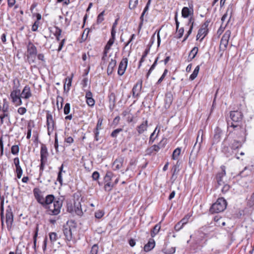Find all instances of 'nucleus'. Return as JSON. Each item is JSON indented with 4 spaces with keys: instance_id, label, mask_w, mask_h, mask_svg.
<instances>
[{
    "instance_id": "obj_64",
    "label": "nucleus",
    "mask_w": 254,
    "mask_h": 254,
    "mask_svg": "<svg viewBox=\"0 0 254 254\" xmlns=\"http://www.w3.org/2000/svg\"><path fill=\"white\" fill-rule=\"evenodd\" d=\"M248 203L250 206H252L254 205V192L249 200Z\"/></svg>"
},
{
    "instance_id": "obj_58",
    "label": "nucleus",
    "mask_w": 254,
    "mask_h": 254,
    "mask_svg": "<svg viewBox=\"0 0 254 254\" xmlns=\"http://www.w3.org/2000/svg\"><path fill=\"white\" fill-rule=\"evenodd\" d=\"M104 212L102 210H98L95 213V217L96 218L100 219L104 215Z\"/></svg>"
},
{
    "instance_id": "obj_32",
    "label": "nucleus",
    "mask_w": 254,
    "mask_h": 254,
    "mask_svg": "<svg viewBox=\"0 0 254 254\" xmlns=\"http://www.w3.org/2000/svg\"><path fill=\"white\" fill-rule=\"evenodd\" d=\"M161 226L160 224H157L152 229L151 231V236L152 237H155V236L160 231Z\"/></svg>"
},
{
    "instance_id": "obj_41",
    "label": "nucleus",
    "mask_w": 254,
    "mask_h": 254,
    "mask_svg": "<svg viewBox=\"0 0 254 254\" xmlns=\"http://www.w3.org/2000/svg\"><path fill=\"white\" fill-rule=\"evenodd\" d=\"M158 59H159L158 57H157L156 58L154 63L151 65V67L150 68L149 70H148V72H147V75H146L147 78H148L149 77L151 72L152 71V70L154 69L155 67L156 66Z\"/></svg>"
},
{
    "instance_id": "obj_15",
    "label": "nucleus",
    "mask_w": 254,
    "mask_h": 254,
    "mask_svg": "<svg viewBox=\"0 0 254 254\" xmlns=\"http://www.w3.org/2000/svg\"><path fill=\"white\" fill-rule=\"evenodd\" d=\"M33 193L38 202L42 205L45 198L42 195L41 191L38 188H35L33 190Z\"/></svg>"
},
{
    "instance_id": "obj_35",
    "label": "nucleus",
    "mask_w": 254,
    "mask_h": 254,
    "mask_svg": "<svg viewBox=\"0 0 254 254\" xmlns=\"http://www.w3.org/2000/svg\"><path fill=\"white\" fill-rule=\"evenodd\" d=\"M162 251L165 254H173L176 252V249L175 247H171L170 248H165L162 249Z\"/></svg>"
},
{
    "instance_id": "obj_1",
    "label": "nucleus",
    "mask_w": 254,
    "mask_h": 254,
    "mask_svg": "<svg viewBox=\"0 0 254 254\" xmlns=\"http://www.w3.org/2000/svg\"><path fill=\"white\" fill-rule=\"evenodd\" d=\"M42 206L47 209V213L50 215H57L61 212L63 206V200L60 198L55 199L53 194H49L44 199Z\"/></svg>"
},
{
    "instance_id": "obj_2",
    "label": "nucleus",
    "mask_w": 254,
    "mask_h": 254,
    "mask_svg": "<svg viewBox=\"0 0 254 254\" xmlns=\"http://www.w3.org/2000/svg\"><path fill=\"white\" fill-rule=\"evenodd\" d=\"M226 200L223 197H220L212 205L210 212L212 213L221 212L226 208Z\"/></svg>"
},
{
    "instance_id": "obj_10",
    "label": "nucleus",
    "mask_w": 254,
    "mask_h": 254,
    "mask_svg": "<svg viewBox=\"0 0 254 254\" xmlns=\"http://www.w3.org/2000/svg\"><path fill=\"white\" fill-rule=\"evenodd\" d=\"M142 81L141 79L138 80L133 86L132 89V97L137 99L140 96L142 89Z\"/></svg>"
},
{
    "instance_id": "obj_37",
    "label": "nucleus",
    "mask_w": 254,
    "mask_h": 254,
    "mask_svg": "<svg viewBox=\"0 0 254 254\" xmlns=\"http://www.w3.org/2000/svg\"><path fill=\"white\" fill-rule=\"evenodd\" d=\"M55 29L56 31H55L54 35L56 36V40L59 42L60 41V36L62 31L61 29L57 26L55 27Z\"/></svg>"
},
{
    "instance_id": "obj_12",
    "label": "nucleus",
    "mask_w": 254,
    "mask_h": 254,
    "mask_svg": "<svg viewBox=\"0 0 254 254\" xmlns=\"http://www.w3.org/2000/svg\"><path fill=\"white\" fill-rule=\"evenodd\" d=\"M221 150L227 157L231 156L233 154V150L231 146L229 147L224 141L222 143Z\"/></svg>"
},
{
    "instance_id": "obj_27",
    "label": "nucleus",
    "mask_w": 254,
    "mask_h": 254,
    "mask_svg": "<svg viewBox=\"0 0 254 254\" xmlns=\"http://www.w3.org/2000/svg\"><path fill=\"white\" fill-rule=\"evenodd\" d=\"M123 161L124 159L121 157L116 159L113 163V167H114V169L116 170H119L120 169L123 165Z\"/></svg>"
},
{
    "instance_id": "obj_52",
    "label": "nucleus",
    "mask_w": 254,
    "mask_h": 254,
    "mask_svg": "<svg viewBox=\"0 0 254 254\" xmlns=\"http://www.w3.org/2000/svg\"><path fill=\"white\" fill-rule=\"evenodd\" d=\"M16 172L17 174V177L18 179H20L22 175L23 171L20 167V166H18L16 167Z\"/></svg>"
},
{
    "instance_id": "obj_44",
    "label": "nucleus",
    "mask_w": 254,
    "mask_h": 254,
    "mask_svg": "<svg viewBox=\"0 0 254 254\" xmlns=\"http://www.w3.org/2000/svg\"><path fill=\"white\" fill-rule=\"evenodd\" d=\"M63 101H64V99L63 98V97H60V96H58L57 97V104L58 108L59 110L62 108Z\"/></svg>"
},
{
    "instance_id": "obj_47",
    "label": "nucleus",
    "mask_w": 254,
    "mask_h": 254,
    "mask_svg": "<svg viewBox=\"0 0 254 254\" xmlns=\"http://www.w3.org/2000/svg\"><path fill=\"white\" fill-rule=\"evenodd\" d=\"M105 11H103L102 12H101L97 16V24L101 23L104 20V14Z\"/></svg>"
},
{
    "instance_id": "obj_56",
    "label": "nucleus",
    "mask_w": 254,
    "mask_h": 254,
    "mask_svg": "<svg viewBox=\"0 0 254 254\" xmlns=\"http://www.w3.org/2000/svg\"><path fill=\"white\" fill-rule=\"evenodd\" d=\"M228 44V41L221 39L220 47L223 50H225L227 48Z\"/></svg>"
},
{
    "instance_id": "obj_43",
    "label": "nucleus",
    "mask_w": 254,
    "mask_h": 254,
    "mask_svg": "<svg viewBox=\"0 0 254 254\" xmlns=\"http://www.w3.org/2000/svg\"><path fill=\"white\" fill-rule=\"evenodd\" d=\"M231 32L230 30H227L223 35L221 39L228 42L231 36Z\"/></svg>"
},
{
    "instance_id": "obj_53",
    "label": "nucleus",
    "mask_w": 254,
    "mask_h": 254,
    "mask_svg": "<svg viewBox=\"0 0 254 254\" xmlns=\"http://www.w3.org/2000/svg\"><path fill=\"white\" fill-rule=\"evenodd\" d=\"M19 150L18 145H13L11 148V153L13 155H16L18 153Z\"/></svg>"
},
{
    "instance_id": "obj_22",
    "label": "nucleus",
    "mask_w": 254,
    "mask_h": 254,
    "mask_svg": "<svg viewBox=\"0 0 254 254\" xmlns=\"http://www.w3.org/2000/svg\"><path fill=\"white\" fill-rule=\"evenodd\" d=\"M74 211L78 216H82L83 211L81 209V205L79 201H75L74 203Z\"/></svg>"
},
{
    "instance_id": "obj_36",
    "label": "nucleus",
    "mask_w": 254,
    "mask_h": 254,
    "mask_svg": "<svg viewBox=\"0 0 254 254\" xmlns=\"http://www.w3.org/2000/svg\"><path fill=\"white\" fill-rule=\"evenodd\" d=\"M181 151V148L178 147L175 149L173 152L172 159L173 160H177Z\"/></svg>"
},
{
    "instance_id": "obj_57",
    "label": "nucleus",
    "mask_w": 254,
    "mask_h": 254,
    "mask_svg": "<svg viewBox=\"0 0 254 254\" xmlns=\"http://www.w3.org/2000/svg\"><path fill=\"white\" fill-rule=\"evenodd\" d=\"M102 122H103V119L101 118H100L98 119L97 124L96 125V127L95 128V130H100L101 129V126L102 125Z\"/></svg>"
},
{
    "instance_id": "obj_11",
    "label": "nucleus",
    "mask_w": 254,
    "mask_h": 254,
    "mask_svg": "<svg viewBox=\"0 0 254 254\" xmlns=\"http://www.w3.org/2000/svg\"><path fill=\"white\" fill-rule=\"evenodd\" d=\"M128 60L127 58H123L121 61L118 68V74L119 75H123L127 67Z\"/></svg>"
},
{
    "instance_id": "obj_5",
    "label": "nucleus",
    "mask_w": 254,
    "mask_h": 254,
    "mask_svg": "<svg viewBox=\"0 0 254 254\" xmlns=\"http://www.w3.org/2000/svg\"><path fill=\"white\" fill-rule=\"evenodd\" d=\"M203 131L202 129H199L197 133L196 141L193 147L190 156H196L198 152L200 150L201 145L203 141Z\"/></svg>"
},
{
    "instance_id": "obj_49",
    "label": "nucleus",
    "mask_w": 254,
    "mask_h": 254,
    "mask_svg": "<svg viewBox=\"0 0 254 254\" xmlns=\"http://www.w3.org/2000/svg\"><path fill=\"white\" fill-rule=\"evenodd\" d=\"M70 111V105L69 103H66L64 108V112L65 115H68Z\"/></svg>"
},
{
    "instance_id": "obj_6",
    "label": "nucleus",
    "mask_w": 254,
    "mask_h": 254,
    "mask_svg": "<svg viewBox=\"0 0 254 254\" xmlns=\"http://www.w3.org/2000/svg\"><path fill=\"white\" fill-rule=\"evenodd\" d=\"M242 116V114L240 111H231L230 113V117L233 123H231V126L233 127H237L238 126L237 123L241 121Z\"/></svg>"
},
{
    "instance_id": "obj_60",
    "label": "nucleus",
    "mask_w": 254,
    "mask_h": 254,
    "mask_svg": "<svg viewBox=\"0 0 254 254\" xmlns=\"http://www.w3.org/2000/svg\"><path fill=\"white\" fill-rule=\"evenodd\" d=\"M167 72H168V70L166 69H165L163 74L161 75L160 78L158 79L157 83L160 84L163 81V80L164 79V77L166 75V74L167 73Z\"/></svg>"
},
{
    "instance_id": "obj_7",
    "label": "nucleus",
    "mask_w": 254,
    "mask_h": 254,
    "mask_svg": "<svg viewBox=\"0 0 254 254\" xmlns=\"http://www.w3.org/2000/svg\"><path fill=\"white\" fill-rule=\"evenodd\" d=\"M13 222V214L12 210L11 207L9 206L6 210L5 213V222L8 231H10L12 228Z\"/></svg>"
},
{
    "instance_id": "obj_8",
    "label": "nucleus",
    "mask_w": 254,
    "mask_h": 254,
    "mask_svg": "<svg viewBox=\"0 0 254 254\" xmlns=\"http://www.w3.org/2000/svg\"><path fill=\"white\" fill-rule=\"evenodd\" d=\"M46 120L48 132V134H50V133L53 131L54 130L55 122L53 120V116L51 113L49 111H47Z\"/></svg>"
},
{
    "instance_id": "obj_42",
    "label": "nucleus",
    "mask_w": 254,
    "mask_h": 254,
    "mask_svg": "<svg viewBox=\"0 0 254 254\" xmlns=\"http://www.w3.org/2000/svg\"><path fill=\"white\" fill-rule=\"evenodd\" d=\"M38 231H39L38 226L37 225L36 229H35V234L33 236V242H34L33 248H34V249L35 250H36V246L37 237L38 236Z\"/></svg>"
},
{
    "instance_id": "obj_17",
    "label": "nucleus",
    "mask_w": 254,
    "mask_h": 254,
    "mask_svg": "<svg viewBox=\"0 0 254 254\" xmlns=\"http://www.w3.org/2000/svg\"><path fill=\"white\" fill-rule=\"evenodd\" d=\"M222 134V130L220 128L217 127L214 129L213 144L217 143L220 141Z\"/></svg>"
},
{
    "instance_id": "obj_46",
    "label": "nucleus",
    "mask_w": 254,
    "mask_h": 254,
    "mask_svg": "<svg viewBox=\"0 0 254 254\" xmlns=\"http://www.w3.org/2000/svg\"><path fill=\"white\" fill-rule=\"evenodd\" d=\"M99 247L97 244H94L91 248L89 254H97Z\"/></svg>"
},
{
    "instance_id": "obj_3",
    "label": "nucleus",
    "mask_w": 254,
    "mask_h": 254,
    "mask_svg": "<svg viewBox=\"0 0 254 254\" xmlns=\"http://www.w3.org/2000/svg\"><path fill=\"white\" fill-rule=\"evenodd\" d=\"M27 60L29 64L35 63V56L37 54V50L35 46L29 42L27 46Z\"/></svg>"
},
{
    "instance_id": "obj_16",
    "label": "nucleus",
    "mask_w": 254,
    "mask_h": 254,
    "mask_svg": "<svg viewBox=\"0 0 254 254\" xmlns=\"http://www.w3.org/2000/svg\"><path fill=\"white\" fill-rule=\"evenodd\" d=\"M173 100V96L172 93L171 92L166 93L164 99V107L165 109H167L170 108L171 105L172 103Z\"/></svg>"
},
{
    "instance_id": "obj_40",
    "label": "nucleus",
    "mask_w": 254,
    "mask_h": 254,
    "mask_svg": "<svg viewBox=\"0 0 254 254\" xmlns=\"http://www.w3.org/2000/svg\"><path fill=\"white\" fill-rule=\"evenodd\" d=\"M114 184H112L111 182H105L104 189L107 191H110L112 190Z\"/></svg>"
},
{
    "instance_id": "obj_4",
    "label": "nucleus",
    "mask_w": 254,
    "mask_h": 254,
    "mask_svg": "<svg viewBox=\"0 0 254 254\" xmlns=\"http://www.w3.org/2000/svg\"><path fill=\"white\" fill-rule=\"evenodd\" d=\"M12 102L16 106L22 105V102L20 95V90L18 89V86L13 87V90L10 95Z\"/></svg>"
},
{
    "instance_id": "obj_54",
    "label": "nucleus",
    "mask_w": 254,
    "mask_h": 254,
    "mask_svg": "<svg viewBox=\"0 0 254 254\" xmlns=\"http://www.w3.org/2000/svg\"><path fill=\"white\" fill-rule=\"evenodd\" d=\"M214 221L216 222L215 225L217 226H221V223L223 221V218L221 217H218V216H215L214 217Z\"/></svg>"
},
{
    "instance_id": "obj_38",
    "label": "nucleus",
    "mask_w": 254,
    "mask_h": 254,
    "mask_svg": "<svg viewBox=\"0 0 254 254\" xmlns=\"http://www.w3.org/2000/svg\"><path fill=\"white\" fill-rule=\"evenodd\" d=\"M49 237L50 240L52 243L54 244V243L57 240L58 237L57 234L55 232H51L49 233Z\"/></svg>"
},
{
    "instance_id": "obj_29",
    "label": "nucleus",
    "mask_w": 254,
    "mask_h": 254,
    "mask_svg": "<svg viewBox=\"0 0 254 254\" xmlns=\"http://www.w3.org/2000/svg\"><path fill=\"white\" fill-rule=\"evenodd\" d=\"M160 149V147L157 145H153L150 148L147 149L146 153L148 155H151L154 152H158Z\"/></svg>"
},
{
    "instance_id": "obj_55",
    "label": "nucleus",
    "mask_w": 254,
    "mask_h": 254,
    "mask_svg": "<svg viewBox=\"0 0 254 254\" xmlns=\"http://www.w3.org/2000/svg\"><path fill=\"white\" fill-rule=\"evenodd\" d=\"M3 202L0 205V216H1V224L3 225V219H4V215H3Z\"/></svg>"
},
{
    "instance_id": "obj_14",
    "label": "nucleus",
    "mask_w": 254,
    "mask_h": 254,
    "mask_svg": "<svg viewBox=\"0 0 254 254\" xmlns=\"http://www.w3.org/2000/svg\"><path fill=\"white\" fill-rule=\"evenodd\" d=\"M221 169V172L218 173L216 176L217 182L219 186L224 185V182H223V178L226 175L225 167L222 166Z\"/></svg>"
},
{
    "instance_id": "obj_28",
    "label": "nucleus",
    "mask_w": 254,
    "mask_h": 254,
    "mask_svg": "<svg viewBox=\"0 0 254 254\" xmlns=\"http://www.w3.org/2000/svg\"><path fill=\"white\" fill-rule=\"evenodd\" d=\"M230 145L234 151L241 148L242 146V143L240 141L234 140L231 142Z\"/></svg>"
},
{
    "instance_id": "obj_59",
    "label": "nucleus",
    "mask_w": 254,
    "mask_h": 254,
    "mask_svg": "<svg viewBox=\"0 0 254 254\" xmlns=\"http://www.w3.org/2000/svg\"><path fill=\"white\" fill-rule=\"evenodd\" d=\"M86 103L89 106L92 107L95 104V101L93 98L86 99Z\"/></svg>"
},
{
    "instance_id": "obj_24",
    "label": "nucleus",
    "mask_w": 254,
    "mask_h": 254,
    "mask_svg": "<svg viewBox=\"0 0 254 254\" xmlns=\"http://www.w3.org/2000/svg\"><path fill=\"white\" fill-rule=\"evenodd\" d=\"M155 246V243L153 239H150L148 243L144 246V250L145 252H149L153 249Z\"/></svg>"
},
{
    "instance_id": "obj_20",
    "label": "nucleus",
    "mask_w": 254,
    "mask_h": 254,
    "mask_svg": "<svg viewBox=\"0 0 254 254\" xmlns=\"http://www.w3.org/2000/svg\"><path fill=\"white\" fill-rule=\"evenodd\" d=\"M63 233L65 237V240L67 241H70L72 239V234L71 232V228L68 226L64 227L63 229Z\"/></svg>"
},
{
    "instance_id": "obj_33",
    "label": "nucleus",
    "mask_w": 254,
    "mask_h": 254,
    "mask_svg": "<svg viewBox=\"0 0 254 254\" xmlns=\"http://www.w3.org/2000/svg\"><path fill=\"white\" fill-rule=\"evenodd\" d=\"M200 69V66L197 65L195 68L194 70H193L192 73L190 75V79L191 80H194L197 76L199 70Z\"/></svg>"
},
{
    "instance_id": "obj_63",
    "label": "nucleus",
    "mask_w": 254,
    "mask_h": 254,
    "mask_svg": "<svg viewBox=\"0 0 254 254\" xmlns=\"http://www.w3.org/2000/svg\"><path fill=\"white\" fill-rule=\"evenodd\" d=\"M99 177H100L99 173L97 171L94 172L92 175V178L93 180H95V181L99 179Z\"/></svg>"
},
{
    "instance_id": "obj_61",
    "label": "nucleus",
    "mask_w": 254,
    "mask_h": 254,
    "mask_svg": "<svg viewBox=\"0 0 254 254\" xmlns=\"http://www.w3.org/2000/svg\"><path fill=\"white\" fill-rule=\"evenodd\" d=\"M183 226L184 225H183L182 223H181V222L180 221L177 224H176L174 228L176 231H179L183 227Z\"/></svg>"
},
{
    "instance_id": "obj_45",
    "label": "nucleus",
    "mask_w": 254,
    "mask_h": 254,
    "mask_svg": "<svg viewBox=\"0 0 254 254\" xmlns=\"http://www.w3.org/2000/svg\"><path fill=\"white\" fill-rule=\"evenodd\" d=\"M113 176V174L111 172H107L105 177L104 178V180L105 182H111L112 180V178Z\"/></svg>"
},
{
    "instance_id": "obj_18",
    "label": "nucleus",
    "mask_w": 254,
    "mask_h": 254,
    "mask_svg": "<svg viewBox=\"0 0 254 254\" xmlns=\"http://www.w3.org/2000/svg\"><path fill=\"white\" fill-rule=\"evenodd\" d=\"M21 97L25 99H28L32 96V93L31 92L30 88L28 85H26L21 93L20 94Z\"/></svg>"
},
{
    "instance_id": "obj_39",
    "label": "nucleus",
    "mask_w": 254,
    "mask_h": 254,
    "mask_svg": "<svg viewBox=\"0 0 254 254\" xmlns=\"http://www.w3.org/2000/svg\"><path fill=\"white\" fill-rule=\"evenodd\" d=\"M138 0H129V8L130 9H134L138 4Z\"/></svg>"
},
{
    "instance_id": "obj_21",
    "label": "nucleus",
    "mask_w": 254,
    "mask_h": 254,
    "mask_svg": "<svg viewBox=\"0 0 254 254\" xmlns=\"http://www.w3.org/2000/svg\"><path fill=\"white\" fill-rule=\"evenodd\" d=\"M117 62L115 59H111L110 62L107 69V73L108 75H111L116 66Z\"/></svg>"
},
{
    "instance_id": "obj_51",
    "label": "nucleus",
    "mask_w": 254,
    "mask_h": 254,
    "mask_svg": "<svg viewBox=\"0 0 254 254\" xmlns=\"http://www.w3.org/2000/svg\"><path fill=\"white\" fill-rule=\"evenodd\" d=\"M179 166H180V163H179V161H177V162L176 163V165H175L174 166V167H173V174L172 178H173L174 175L176 174H177L179 172Z\"/></svg>"
},
{
    "instance_id": "obj_13",
    "label": "nucleus",
    "mask_w": 254,
    "mask_h": 254,
    "mask_svg": "<svg viewBox=\"0 0 254 254\" xmlns=\"http://www.w3.org/2000/svg\"><path fill=\"white\" fill-rule=\"evenodd\" d=\"M49 153L45 144L42 143L40 148V161H47Z\"/></svg>"
},
{
    "instance_id": "obj_19",
    "label": "nucleus",
    "mask_w": 254,
    "mask_h": 254,
    "mask_svg": "<svg viewBox=\"0 0 254 254\" xmlns=\"http://www.w3.org/2000/svg\"><path fill=\"white\" fill-rule=\"evenodd\" d=\"M148 128V121L145 120L143 121L140 125L136 127V130L138 134H142L146 131Z\"/></svg>"
},
{
    "instance_id": "obj_34",
    "label": "nucleus",
    "mask_w": 254,
    "mask_h": 254,
    "mask_svg": "<svg viewBox=\"0 0 254 254\" xmlns=\"http://www.w3.org/2000/svg\"><path fill=\"white\" fill-rule=\"evenodd\" d=\"M198 48L196 47H193L192 49L191 50L189 54V58H190V61L195 57L198 52Z\"/></svg>"
},
{
    "instance_id": "obj_23",
    "label": "nucleus",
    "mask_w": 254,
    "mask_h": 254,
    "mask_svg": "<svg viewBox=\"0 0 254 254\" xmlns=\"http://www.w3.org/2000/svg\"><path fill=\"white\" fill-rule=\"evenodd\" d=\"M207 32L208 29L201 27L198 31L197 34L196 35V39L198 40L200 39V41H201L207 35Z\"/></svg>"
},
{
    "instance_id": "obj_26",
    "label": "nucleus",
    "mask_w": 254,
    "mask_h": 254,
    "mask_svg": "<svg viewBox=\"0 0 254 254\" xmlns=\"http://www.w3.org/2000/svg\"><path fill=\"white\" fill-rule=\"evenodd\" d=\"M108 97L110 103L109 107L111 109H113L116 101V95L114 93H111L109 94Z\"/></svg>"
},
{
    "instance_id": "obj_62",
    "label": "nucleus",
    "mask_w": 254,
    "mask_h": 254,
    "mask_svg": "<svg viewBox=\"0 0 254 254\" xmlns=\"http://www.w3.org/2000/svg\"><path fill=\"white\" fill-rule=\"evenodd\" d=\"M223 185V187L221 189V191L223 193H225L229 190L230 189V186L227 184H224Z\"/></svg>"
},
{
    "instance_id": "obj_25",
    "label": "nucleus",
    "mask_w": 254,
    "mask_h": 254,
    "mask_svg": "<svg viewBox=\"0 0 254 254\" xmlns=\"http://www.w3.org/2000/svg\"><path fill=\"white\" fill-rule=\"evenodd\" d=\"M116 33V32L114 31L111 32V38L108 41L105 48L106 50H109L111 48V47L112 46V45L114 44L115 40Z\"/></svg>"
},
{
    "instance_id": "obj_9",
    "label": "nucleus",
    "mask_w": 254,
    "mask_h": 254,
    "mask_svg": "<svg viewBox=\"0 0 254 254\" xmlns=\"http://www.w3.org/2000/svg\"><path fill=\"white\" fill-rule=\"evenodd\" d=\"M189 7H184L182 9V16L187 18L190 17H193V7L192 4H189Z\"/></svg>"
},
{
    "instance_id": "obj_48",
    "label": "nucleus",
    "mask_w": 254,
    "mask_h": 254,
    "mask_svg": "<svg viewBox=\"0 0 254 254\" xmlns=\"http://www.w3.org/2000/svg\"><path fill=\"white\" fill-rule=\"evenodd\" d=\"M190 216L191 215H190V214H187L186 215H185V216L180 221L181 223H182V224L183 225H185L186 224L188 221H189V220L190 219Z\"/></svg>"
},
{
    "instance_id": "obj_30",
    "label": "nucleus",
    "mask_w": 254,
    "mask_h": 254,
    "mask_svg": "<svg viewBox=\"0 0 254 254\" xmlns=\"http://www.w3.org/2000/svg\"><path fill=\"white\" fill-rule=\"evenodd\" d=\"M194 19L193 17H190L189 18V21H188V24H187V25H190V29L187 33V35H188V36H189V35L192 32V30L193 29V25H194Z\"/></svg>"
},
{
    "instance_id": "obj_50",
    "label": "nucleus",
    "mask_w": 254,
    "mask_h": 254,
    "mask_svg": "<svg viewBox=\"0 0 254 254\" xmlns=\"http://www.w3.org/2000/svg\"><path fill=\"white\" fill-rule=\"evenodd\" d=\"M123 131V129L122 128H117V129H115L114 130H113L112 131V132L111 133V136L112 137H116L118 135V134L121 131Z\"/></svg>"
},
{
    "instance_id": "obj_31",
    "label": "nucleus",
    "mask_w": 254,
    "mask_h": 254,
    "mask_svg": "<svg viewBox=\"0 0 254 254\" xmlns=\"http://www.w3.org/2000/svg\"><path fill=\"white\" fill-rule=\"evenodd\" d=\"M229 12L230 14V17H229V20L227 22V23L230 21V19L231 18L232 14V10L231 7H228L226 10V13L222 17L221 21H222V22H223L225 21V20L226 19V18H227V15L229 14Z\"/></svg>"
}]
</instances>
